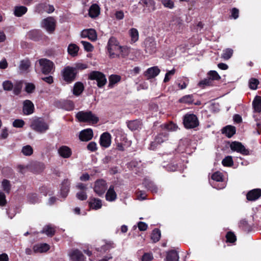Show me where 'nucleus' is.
Segmentation results:
<instances>
[{"label": "nucleus", "instance_id": "nucleus-5", "mask_svg": "<svg viewBox=\"0 0 261 261\" xmlns=\"http://www.w3.org/2000/svg\"><path fill=\"white\" fill-rule=\"evenodd\" d=\"M77 71L74 67H65L62 71V74L64 81L70 83L75 80Z\"/></svg>", "mask_w": 261, "mask_h": 261}, {"label": "nucleus", "instance_id": "nucleus-18", "mask_svg": "<svg viewBox=\"0 0 261 261\" xmlns=\"http://www.w3.org/2000/svg\"><path fill=\"white\" fill-rule=\"evenodd\" d=\"M70 259L72 261H84V256L83 253L78 250H74L69 254Z\"/></svg>", "mask_w": 261, "mask_h": 261}, {"label": "nucleus", "instance_id": "nucleus-29", "mask_svg": "<svg viewBox=\"0 0 261 261\" xmlns=\"http://www.w3.org/2000/svg\"><path fill=\"white\" fill-rule=\"evenodd\" d=\"M179 256L177 252L175 250H171L167 253L166 261H178Z\"/></svg>", "mask_w": 261, "mask_h": 261}, {"label": "nucleus", "instance_id": "nucleus-38", "mask_svg": "<svg viewBox=\"0 0 261 261\" xmlns=\"http://www.w3.org/2000/svg\"><path fill=\"white\" fill-rule=\"evenodd\" d=\"M120 76L117 75H111L109 77V86L110 87H113V85L118 82H119L120 80Z\"/></svg>", "mask_w": 261, "mask_h": 261}, {"label": "nucleus", "instance_id": "nucleus-62", "mask_svg": "<svg viewBox=\"0 0 261 261\" xmlns=\"http://www.w3.org/2000/svg\"><path fill=\"white\" fill-rule=\"evenodd\" d=\"M7 203L5 194L0 191V205L5 206Z\"/></svg>", "mask_w": 261, "mask_h": 261}, {"label": "nucleus", "instance_id": "nucleus-45", "mask_svg": "<svg viewBox=\"0 0 261 261\" xmlns=\"http://www.w3.org/2000/svg\"><path fill=\"white\" fill-rule=\"evenodd\" d=\"M160 1L165 8L172 9L174 7V3L172 0H160Z\"/></svg>", "mask_w": 261, "mask_h": 261}, {"label": "nucleus", "instance_id": "nucleus-60", "mask_svg": "<svg viewBox=\"0 0 261 261\" xmlns=\"http://www.w3.org/2000/svg\"><path fill=\"white\" fill-rule=\"evenodd\" d=\"M24 124V122L22 119H16L13 122V126L15 127L21 128Z\"/></svg>", "mask_w": 261, "mask_h": 261}, {"label": "nucleus", "instance_id": "nucleus-54", "mask_svg": "<svg viewBox=\"0 0 261 261\" xmlns=\"http://www.w3.org/2000/svg\"><path fill=\"white\" fill-rule=\"evenodd\" d=\"M210 77L209 79L213 80H218L220 79V75L218 73L214 70L210 71L208 73Z\"/></svg>", "mask_w": 261, "mask_h": 261}, {"label": "nucleus", "instance_id": "nucleus-39", "mask_svg": "<svg viewBox=\"0 0 261 261\" xmlns=\"http://www.w3.org/2000/svg\"><path fill=\"white\" fill-rule=\"evenodd\" d=\"M21 152L26 156H30L33 154V149L30 145H26L22 147Z\"/></svg>", "mask_w": 261, "mask_h": 261}, {"label": "nucleus", "instance_id": "nucleus-41", "mask_svg": "<svg viewBox=\"0 0 261 261\" xmlns=\"http://www.w3.org/2000/svg\"><path fill=\"white\" fill-rule=\"evenodd\" d=\"M233 54V50L227 48L223 50L221 57L224 60H228L231 58Z\"/></svg>", "mask_w": 261, "mask_h": 261}, {"label": "nucleus", "instance_id": "nucleus-53", "mask_svg": "<svg viewBox=\"0 0 261 261\" xmlns=\"http://www.w3.org/2000/svg\"><path fill=\"white\" fill-rule=\"evenodd\" d=\"M222 164L224 166H231L233 165V161L232 157L227 156L224 158L222 161Z\"/></svg>", "mask_w": 261, "mask_h": 261}, {"label": "nucleus", "instance_id": "nucleus-64", "mask_svg": "<svg viewBox=\"0 0 261 261\" xmlns=\"http://www.w3.org/2000/svg\"><path fill=\"white\" fill-rule=\"evenodd\" d=\"M211 83V80L210 79L208 78V79H204L202 81H201L198 85L200 87H203L205 86H206V85H208Z\"/></svg>", "mask_w": 261, "mask_h": 261}, {"label": "nucleus", "instance_id": "nucleus-21", "mask_svg": "<svg viewBox=\"0 0 261 261\" xmlns=\"http://www.w3.org/2000/svg\"><path fill=\"white\" fill-rule=\"evenodd\" d=\"M117 198V194L114 190V186L113 185H111L110 186L108 189L106 194V199L108 201H114Z\"/></svg>", "mask_w": 261, "mask_h": 261}, {"label": "nucleus", "instance_id": "nucleus-12", "mask_svg": "<svg viewBox=\"0 0 261 261\" xmlns=\"http://www.w3.org/2000/svg\"><path fill=\"white\" fill-rule=\"evenodd\" d=\"M230 147L232 151H237L243 155H246L249 153V150L241 143L239 142H232L230 145Z\"/></svg>", "mask_w": 261, "mask_h": 261}, {"label": "nucleus", "instance_id": "nucleus-3", "mask_svg": "<svg viewBox=\"0 0 261 261\" xmlns=\"http://www.w3.org/2000/svg\"><path fill=\"white\" fill-rule=\"evenodd\" d=\"M38 62L43 74H51L54 72L55 66L53 62L45 58L41 59Z\"/></svg>", "mask_w": 261, "mask_h": 261}, {"label": "nucleus", "instance_id": "nucleus-7", "mask_svg": "<svg viewBox=\"0 0 261 261\" xmlns=\"http://www.w3.org/2000/svg\"><path fill=\"white\" fill-rule=\"evenodd\" d=\"M32 128L40 133H43L48 129V125L41 118L34 120L31 125Z\"/></svg>", "mask_w": 261, "mask_h": 261}, {"label": "nucleus", "instance_id": "nucleus-63", "mask_svg": "<svg viewBox=\"0 0 261 261\" xmlns=\"http://www.w3.org/2000/svg\"><path fill=\"white\" fill-rule=\"evenodd\" d=\"M87 149L91 151H94L97 150V144L94 142H90L87 145Z\"/></svg>", "mask_w": 261, "mask_h": 261}, {"label": "nucleus", "instance_id": "nucleus-30", "mask_svg": "<svg viewBox=\"0 0 261 261\" xmlns=\"http://www.w3.org/2000/svg\"><path fill=\"white\" fill-rule=\"evenodd\" d=\"M129 35L131 38V43L137 42L139 39V32L135 28H132L128 31Z\"/></svg>", "mask_w": 261, "mask_h": 261}, {"label": "nucleus", "instance_id": "nucleus-57", "mask_svg": "<svg viewBox=\"0 0 261 261\" xmlns=\"http://www.w3.org/2000/svg\"><path fill=\"white\" fill-rule=\"evenodd\" d=\"M153 258L151 253H145L142 257L141 261H151Z\"/></svg>", "mask_w": 261, "mask_h": 261}, {"label": "nucleus", "instance_id": "nucleus-1", "mask_svg": "<svg viewBox=\"0 0 261 261\" xmlns=\"http://www.w3.org/2000/svg\"><path fill=\"white\" fill-rule=\"evenodd\" d=\"M107 48L110 57L112 58L120 56L125 57L129 53L128 49L119 45L118 40L113 37L109 39Z\"/></svg>", "mask_w": 261, "mask_h": 261}, {"label": "nucleus", "instance_id": "nucleus-19", "mask_svg": "<svg viewBox=\"0 0 261 261\" xmlns=\"http://www.w3.org/2000/svg\"><path fill=\"white\" fill-rule=\"evenodd\" d=\"M261 196V190L255 189L248 192L247 199L249 201H254L257 199Z\"/></svg>", "mask_w": 261, "mask_h": 261}, {"label": "nucleus", "instance_id": "nucleus-52", "mask_svg": "<svg viewBox=\"0 0 261 261\" xmlns=\"http://www.w3.org/2000/svg\"><path fill=\"white\" fill-rule=\"evenodd\" d=\"M3 87L6 91H11L13 89V84L10 81H5L3 83Z\"/></svg>", "mask_w": 261, "mask_h": 261}, {"label": "nucleus", "instance_id": "nucleus-27", "mask_svg": "<svg viewBox=\"0 0 261 261\" xmlns=\"http://www.w3.org/2000/svg\"><path fill=\"white\" fill-rule=\"evenodd\" d=\"M222 133L227 137L231 138L236 133V128L231 125H227L222 129Z\"/></svg>", "mask_w": 261, "mask_h": 261}, {"label": "nucleus", "instance_id": "nucleus-26", "mask_svg": "<svg viewBox=\"0 0 261 261\" xmlns=\"http://www.w3.org/2000/svg\"><path fill=\"white\" fill-rule=\"evenodd\" d=\"M89 204L91 208L95 210H98L101 207V200L96 198H92L90 199Z\"/></svg>", "mask_w": 261, "mask_h": 261}, {"label": "nucleus", "instance_id": "nucleus-22", "mask_svg": "<svg viewBox=\"0 0 261 261\" xmlns=\"http://www.w3.org/2000/svg\"><path fill=\"white\" fill-rule=\"evenodd\" d=\"M54 10L55 9L53 6H46L43 4H39L36 7V11L38 13H40L42 12V11H44L47 12L48 13H50L53 12Z\"/></svg>", "mask_w": 261, "mask_h": 261}, {"label": "nucleus", "instance_id": "nucleus-49", "mask_svg": "<svg viewBox=\"0 0 261 261\" xmlns=\"http://www.w3.org/2000/svg\"><path fill=\"white\" fill-rule=\"evenodd\" d=\"M63 108L67 111L72 110L74 108V103L70 100H66L64 102Z\"/></svg>", "mask_w": 261, "mask_h": 261}, {"label": "nucleus", "instance_id": "nucleus-11", "mask_svg": "<svg viewBox=\"0 0 261 261\" xmlns=\"http://www.w3.org/2000/svg\"><path fill=\"white\" fill-rule=\"evenodd\" d=\"M145 50L146 53L152 54L156 51V43L154 39L147 38L144 41Z\"/></svg>", "mask_w": 261, "mask_h": 261}, {"label": "nucleus", "instance_id": "nucleus-13", "mask_svg": "<svg viewBox=\"0 0 261 261\" xmlns=\"http://www.w3.org/2000/svg\"><path fill=\"white\" fill-rule=\"evenodd\" d=\"M58 153L62 158L67 159L71 156L72 151L69 147L63 145L59 148Z\"/></svg>", "mask_w": 261, "mask_h": 261}, {"label": "nucleus", "instance_id": "nucleus-59", "mask_svg": "<svg viewBox=\"0 0 261 261\" xmlns=\"http://www.w3.org/2000/svg\"><path fill=\"white\" fill-rule=\"evenodd\" d=\"M227 241L230 243H233L236 240L234 234L231 232H228L226 236Z\"/></svg>", "mask_w": 261, "mask_h": 261}, {"label": "nucleus", "instance_id": "nucleus-20", "mask_svg": "<svg viewBox=\"0 0 261 261\" xmlns=\"http://www.w3.org/2000/svg\"><path fill=\"white\" fill-rule=\"evenodd\" d=\"M160 72V70L157 66H154L148 68L145 72L144 75L147 79H152L156 76Z\"/></svg>", "mask_w": 261, "mask_h": 261}, {"label": "nucleus", "instance_id": "nucleus-17", "mask_svg": "<svg viewBox=\"0 0 261 261\" xmlns=\"http://www.w3.org/2000/svg\"><path fill=\"white\" fill-rule=\"evenodd\" d=\"M34 106L30 100H25L23 102V112L25 115H30L34 112Z\"/></svg>", "mask_w": 261, "mask_h": 261}, {"label": "nucleus", "instance_id": "nucleus-36", "mask_svg": "<svg viewBox=\"0 0 261 261\" xmlns=\"http://www.w3.org/2000/svg\"><path fill=\"white\" fill-rule=\"evenodd\" d=\"M42 232L45 233L47 236L51 237L55 232V228L51 225H48L45 226L42 229Z\"/></svg>", "mask_w": 261, "mask_h": 261}, {"label": "nucleus", "instance_id": "nucleus-48", "mask_svg": "<svg viewBox=\"0 0 261 261\" xmlns=\"http://www.w3.org/2000/svg\"><path fill=\"white\" fill-rule=\"evenodd\" d=\"M162 127L169 131H175L177 129V126L172 122L167 124L162 125Z\"/></svg>", "mask_w": 261, "mask_h": 261}, {"label": "nucleus", "instance_id": "nucleus-25", "mask_svg": "<svg viewBox=\"0 0 261 261\" xmlns=\"http://www.w3.org/2000/svg\"><path fill=\"white\" fill-rule=\"evenodd\" d=\"M70 182L68 179H65L62 184L61 189V195L63 198H65L69 190Z\"/></svg>", "mask_w": 261, "mask_h": 261}, {"label": "nucleus", "instance_id": "nucleus-55", "mask_svg": "<svg viewBox=\"0 0 261 261\" xmlns=\"http://www.w3.org/2000/svg\"><path fill=\"white\" fill-rule=\"evenodd\" d=\"M81 43L86 51H91L93 50V47L90 43L85 41H81Z\"/></svg>", "mask_w": 261, "mask_h": 261}, {"label": "nucleus", "instance_id": "nucleus-33", "mask_svg": "<svg viewBox=\"0 0 261 261\" xmlns=\"http://www.w3.org/2000/svg\"><path fill=\"white\" fill-rule=\"evenodd\" d=\"M27 11V8L24 6H16L14 9V15L20 17L24 14Z\"/></svg>", "mask_w": 261, "mask_h": 261}, {"label": "nucleus", "instance_id": "nucleus-40", "mask_svg": "<svg viewBox=\"0 0 261 261\" xmlns=\"http://www.w3.org/2000/svg\"><path fill=\"white\" fill-rule=\"evenodd\" d=\"M22 83L21 81L17 82L13 84V93L15 95H18L21 91Z\"/></svg>", "mask_w": 261, "mask_h": 261}, {"label": "nucleus", "instance_id": "nucleus-47", "mask_svg": "<svg viewBox=\"0 0 261 261\" xmlns=\"http://www.w3.org/2000/svg\"><path fill=\"white\" fill-rule=\"evenodd\" d=\"M2 188L7 193H9L11 189L10 181L7 179L3 180L2 183Z\"/></svg>", "mask_w": 261, "mask_h": 261}, {"label": "nucleus", "instance_id": "nucleus-61", "mask_svg": "<svg viewBox=\"0 0 261 261\" xmlns=\"http://www.w3.org/2000/svg\"><path fill=\"white\" fill-rule=\"evenodd\" d=\"M76 197L81 200H84L87 198V195L85 191H81L76 193Z\"/></svg>", "mask_w": 261, "mask_h": 261}, {"label": "nucleus", "instance_id": "nucleus-4", "mask_svg": "<svg viewBox=\"0 0 261 261\" xmlns=\"http://www.w3.org/2000/svg\"><path fill=\"white\" fill-rule=\"evenodd\" d=\"M184 124L187 128H193L199 125V121L195 115L187 114L184 118Z\"/></svg>", "mask_w": 261, "mask_h": 261}, {"label": "nucleus", "instance_id": "nucleus-44", "mask_svg": "<svg viewBox=\"0 0 261 261\" xmlns=\"http://www.w3.org/2000/svg\"><path fill=\"white\" fill-rule=\"evenodd\" d=\"M193 96L192 95H187L183 96L179 99V101L181 103L187 104L192 103L193 102Z\"/></svg>", "mask_w": 261, "mask_h": 261}, {"label": "nucleus", "instance_id": "nucleus-2", "mask_svg": "<svg viewBox=\"0 0 261 261\" xmlns=\"http://www.w3.org/2000/svg\"><path fill=\"white\" fill-rule=\"evenodd\" d=\"M79 121L94 124L98 122L99 118L91 111H80L76 114Z\"/></svg>", "mask_w": 261, "mask_h": 261}, {"label": "nucleus", "instance_id": "nucleus-37", "mask_svg": "<svg viewBox=\"0 0 261 261\" xmlns=\"http://www.w3.org/2000/svg\"><path fill=\"white\" fill-rule=\"evenodd\" d=\"M84 90V86L81 83H76L75 84L73 88V94L76 95H80Z\"/></svg>", "mask_w": 261, "mask_h": 261}, {"label": "nucleus", "instance_id": "nucleus-15", "mask_svg": "<svg viewBox=\"0 0 261 261\" xmlns=\"http://www.w3.org/2000/svg\"><path fill=\"white\" fill-rule=\"evenodd\" d=\"M111 137L108 133H103L100 138V144L101 146L107 148L111 145Z\"/></svg>", "mask_w": 261, "mask_h": 261}, {"label": "nucleus", "instance_id": "nucleus-28", "mask_svg": "<svg viewBox=\"0 0 261 261\" xmlns=\"http://www.w3.org/2000/svg\"><path fill=\"white\" fill-rule=\"evenodd\" d=\"M141 125V122L138 120L130 121L127 122V126L132 130H136L140 128Z\"/></svg>", "mask_w": 261, "mask_h": 261}, {"label": "nucleus", "instance_id": "nucleus-51", "mask_svg": "<svg viewBox=\"0 0 261 261\" xmlns=\"http://www.w3.org/2000/svg\"><path fill=\"white\" fill-rule=\"evenodd\" d=\"M212 179L217 182L222 181L223 180L222 174L220 172H216L212 174Z\"/></svg>", "mask_w": 261, "mask_h": 261}, {"label": "nucleus", "instance_id": "nucleus-32", "mask_svg": "<svg viewBox=\"0 0 261 261\" xmlns=\"http://www.w3.org/2000/svg\"><path fill=\"white\" fill-rule=\"evenodd\" d=\"M41 32L39 30H32L28 33V36L35 41L38 40L41 37Z\"/></svg>", "mask_w": 261, "mask_h": 261}, {"label": "nucleus", "instance_id": "nucleus-56", "mask_svg": "<svg viewBox=\"0 0 261 261\" xmlns=\"http://www.w3.org/2000/svg\"><path fill=\"white\" fill-rule=\"evenodd\" d=\"M35 89V85L32 83H25V90L28 93L33 92Z\"/></svg>", "mask_w": 261, "mask_h": 261}, {"label": "nucleus", "instance_id": "nucleus-14", "mask_svg": "<svg viewBox=\"0 0 261 261\" xmlns=\"http://www.w3.org/2000/svg\"><path fill=\"white\" fill-rule=\"evenodd\" d=\"M83 38H88L92 41H95L97 39V34L94 29L84 30L81 32V34Z\"/></svg>", "mask_w": 261, "mask_h": 261}, {"label": "nucleus", "instance_id": "nucleus-58", "mask_svg": "<svg viewBox=\"0 0 261 261\" xmlns=\"http://www.w3.org/2000/svg\"><path fill=\"white\" fill-rule=\"evenodd\" d=\"M175 72V69H173L171 70L168 71L165 74V76L164 80V82L167 83L168 82L170 79L171 76L174 74Z\"/></svg>", "mask_w": 261, "mask_h": 261}, {"label": "nucleus", "instance_id": "nucleus-10", "mask_svg": "<svg viewBox=\"0 0 261 261\" xmlns=\"http://www.w3.org/2000/svg\"><path fill=\"white\" fill-rule=\"evenodd\" d=\"M41 25L48 33H52L55 30L56 21L53 17H48L42 20Z\"/></svg>", "mask_w": 261, "mask_h": 261}, {"label": "nucleus", "instance_id": "nucleus-42", "mask_svg": "<svg viewBox=\"0 0 261 261\" xmlns=\"http://www.w3.org/2000/svg\"><path fill=\"white\" fill-rule=\"evenodd\" d=\"M145 186L146 188L149 190L153 193H156L158 191V188L151 181H148V182H145L144 183Z\"/></svg>", "mask_w": 261, "mask_h": 261}, {"label": "nucleus", "instance_id": "nucleus-8", "mask_svg": "<svg viewBox=\"0 0 261 261\" xmlns=\"http://www.w3.org/2000/svg\"><path fill=\"white\" fill-rule=\"evenodd\" d=\"M107 188L106 181L102 179H100L95 181L93 190L98 196H101L105 193Z\"/></svg>", "mask_w": 261, "mask_h": 261}, {"label": "nucleus", "instance_id": "nucleus-24", "mask_svg": "<svg viewBox=\"0 0 261 261\" xmlns=\"http://www.w3.org/2000/svg\"><path fill=\"white\" fill-rule=\"evenodd\" d=\"M100 14V8L95 4L91 5L89 10V15L91 18H96Z\"/></svg>", "mask_w": 261, "mask_h": 261}, {"label": "nucleus", "instance_id": "nucleus-43", "mask_svg": "<svg viewBox=\"0 0 261 261\" xmlns=\"http://www.w3.org/2000/svg\"><path fill=\"white\" fill-rule=\"evenodd\" d=\"M161 237V232L159 229H155L152 231L151 239L154 242H158Z\"/></svg>", "mask_w": 261, "mask_h": 261}, {"label": "nucleus", "instance_id": "nucleus-9", "mask_svg": "<svg viewBox=\"0 0 261 261\" xmlns=\"http://www.w3.org/2000/svg\"><path fill=\"white\" fill-rule=\"evenodd\" d=\"M168 139V134L166 132H163L155 136L153 141L150 143L149 148L154 150L159 145Z\"/></svg>", "mask_w": 261, "mask_h": 261}, {"label": "nucleus", "instance_id": "nucleus-35", "mask_svg": "<svg viewBox=\"0 0 261 261\" xmlns=\"http://www.w3.org/2000/svg\"><path fill=\"white\" fill-rule=\"evenodd\" d=\"M30 67V62L28 60H24L21 61L19 69L22 72H27Z\"/></svg>", "mask_w": 261, "mask_h": 261}, {"label": "nucleus", "instance_id": "nucleus-16", "mask_svg": "<svg viewBox=\"0 0 261 261\" xmlns=\"http://www.w3.org/2000/svg\"><path fill=\"white\" fill-rule=\"evenodd\" d=\"M93 136L92 129L87 128L81 132L79 138L81 141H88L92 138Z\"/></svg>", "mask_w": 261, "mask_h": 261}, {"label": "nucleus", "instance_id": "nucleus-23", "mask_svg": "<svg viewBox=\"0 0 261 261\" xmlns=\"http://www.w3.org/2000/svg\"><path fill=\"white\" fill-rule=\"evenodd\" d=\"M49 249V246L46 243L35 245L33 247V251L35 253H43Z\"/></svg>", "mask_w": 261, "mask_h": 261}, {"label": "nucleus", "instance_id": "nucleus-31", "mask_svg": "<svg viewBox=\"0 0 261 261\" xmlns=\"http://www.w3.org/2000/svg\"><path fill=\"white\" fill-rule=\"evenodd\" d=\"M254 111L256 112H261V96H256L252 103Z\"/></svg>", "mask_w": 261, "mask_h": 261}, {"label": "nucleus", "instance_id": "nucleus-6", "mask_svg": "<svg viewBox=\"0 0 261 261\" xmlns=\"http://www.w3.org/2000/svg\"><path fill=\"white\" fill-rule=\"evenodd\" d=\"M89 79L91 80H96L97 82V86L101 88L107 83V79L105 75L101 72L94 71L89 74Z\"/></svg>", "mask_w": 261, "mask_h": 261}, {"label": "nucleus", "instance_id": "nucleus-46", "mask_svg": "<svg viewBox=\"0 0 261 261\" xmlns=\"http://www.w3.org/2000/svg\"><path fill=\"white\" fill-rule=\"evenodd\" d=\"M259 81L256 79L251 78L249 82V86L251 89L255 90L257 88Z\"/></svg>", "mask_w": 261, "mask_h": 261}, {"label": "nucleus", "instance_id": "nucleus-50", "mask_svg": "<svg viewBox=\"0 0 261 261\" xmlns=\"http://www.w3.org/2000/svg\"><path fill=\"white\" fill-rule=\"evenodd\" d=\"M28 200L31 203H36L40 201L36 194H31L28 195Z\"/></svg>", "mask_w": 261, "mask_h": 261}, {"label": "nucleus", "instance_id": "nucleus-34", "mask_svg": "<svg viewBox=\"0 0 261 261\" xmlns=\"http://www.w3.org/2000/svg\"><path fill=\"white\" fill-rule=\"evenodd\" d=\"M79 48L75 44H70L68 47V52L72 56L75 57L77 55Z\"/></svg>", "mask_w": 261, "mask_h": 261}]
</instances>
